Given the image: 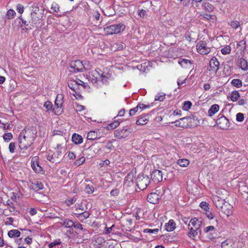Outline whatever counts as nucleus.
I'll use <instances>...</instances> for the list:
<instances>
[{
	"mask_svg": "<svg viewBox=\"0 0 248 248\" xmlns=\"http://www.w3.org/2000/svg\"><path fill=\"white\" fill-rule=\"evenodd\" d=\"M18 139L20 148L27 149L33 144L35 136L33 132L28 129L20 132Z\"/></svg>",
	"mask_w": 248,
	"mask_h": 248,
	"instance_id": "obj_1",
	"label": "nucleus"
},
{
	"mask_svg": "<svg viewBox=\"0 0 248 248\" xmlns=\"http://www.w3.org/2000/svg\"><path fill=\"white\" fill-rule=\"evenodd\" d=\"M43 10L40 9L37 5H33L31 7V19L29 21L31 25L33 27L40 23L43 16Z\"/></svg>",
	"mask_w": 248,
	"mask_h": 248,
	"instance_id": "obj_2",
	"label": "nucleus"
},
{
	"mask_svg": "<svg viewBox=\"0 0 248 248\" xmlns=\"http://www.w3.org/2000/svg\"><path fill=\"white\" fill-rule=\"evenodd\" d=\"M55 149L57 150L56 152L54 153L51 152H48L46 158L53 163H58L60 162L62 156V148L60 144H57Z\"/></svg>",
	"mask_w": 248,
	"mask_h": 248,
	"instance_id": "obj_3",
	"label": "nucleus"
},
{
	"mask_svg": "<svg viewBox=\"0 0 248 248\" xmlns=\"http://www.w3.org/2000/svg\"><path fill=\"white\" fill-rule=\"evenodd\" d=\"M125 28V26L124 24L119 23L105 27L104 28V31L108 34H116L123 31Z\"/></svg>",
	"mask_w": 248,
	"mask_h": 248,
	"instance_id": "obj_4",
	"label": "nucleus"
},
{
	"mask_svg": "<svg viewBox=\"0 0 248 248\" xmlns=\"http://www.w3.org/2000/svg\"><path fill=\"white\" fill-rule=\"evenodd\" d=\"M164 193L162 188L158 187L155 192H152L147 196V201L151 203L156 204L158 202L159 199Z\"/></svg>",
	"mask_w": 248,
	"mask_h": 248,
	"instance_id": "obj_5",
	"label": "nucleus"
},
{
	"mask_svg": "<svg viewBox=\"0 0 248 248\" xmlns=\"http://www.w3.org/2000/svg\"><path fill=\"white\" fill-rule=\"evenodd\" d=\"M150 182V179L149 177L144 174L139 175L137 179V186L141 190L145 189Z\"/></svg>",
	"mask_w": 248,
	"mask_h": 248,
	"instance_id": "obj_6",
	"label": "nucleus"
},
{
	"mask_svg": "<svg viewBox=\"0 0 248 248\" xmlns=\"http://www.w3.org/2000/svg\"><path fill=\"white\" fill-rule=\"evenodd\" d=\"M133 130L131 128H127L126 126L122 128H119L114 131V137L118 139H124L130 135Z\"/></svg>",
	"mask_w": 248,
	"mask_h": 248,
	"instance_id": "obj_7",
	"label": "nucleus"
},
{
	"mask_svg": "<svg viewBox=\"0 0 248 248\" xmlns=\"http://www.w3.org/2000/svg\"><path fill=\"white\" fill-rule=\"evenodd\" d=\"M87 62L83 63L82 62L79 60L72 61L70 63V67L73 69L75 72H82L85 69V65Z\"/></svg>",
	"mask_w": 248,
	"mask_h": 248,
	"instance_id": "obj_8",
	"label": "nucleus"
},
{
	"mask_svg": "<svg viewBox=\"0 0 248 248\" xmlns=\"http://www.w3.org/2000/svg\"><path fill=\"white\" fill-rule=\"evenodd\" d=\"M196 48L197 51L202 55L208 54L211 51L210 48L208 47L206 43L203 41L199 42L197 44Z\"/></svg>",
	"mask_w": 248,
	"mask_h": 248,
	"instance_id": "obj_9",
	"label": "nucleus"
},
{
	"mask_svg": "<svg viewBox=\"0 0 248 248\" xmlns=\"http://www.w3.org/2000/svg\"><path fill=\"white\" fill-rule=\"evenodd\" d=\"M164 173L162 170H155L151 173V178L155 183H158L163 180Z\"/></svg>",
	"mask_w": 248,
	"mask_h": 248,
	"instance_id": "obj_10",
	"label": "nucleus"
},
{
	"mask_svg": "<svg viewBox=\"0 0 248 248\" xmlns=\"http://www.w3.org/2000/svg\"><path fill=\"white\" fill-rule=\"evenodd\" d=\"M90 74H91L93 77H95L98 80L101 79L103 82L107 81V78L104 73H102V71L99 69H96L92 71Z\"/></svg>",
	"mask_w": 248,
	"mask_h": 248,
	"instance_id": "obj_11",
	"label": "nucleus"
},
{
	"mask_svg": "<svg viewBox=\"0 0 248 248\" xmlns=\"http://www.w3.org/2000/svg\"><path fill=\"white\" fill-rule=\"evenodd\" d=\"M220 210L227 217H229L232 214L233 207L229 202H225Z\"/></svg>",
	"mask_w": 248,
	"mask_h": 248,
	"instance_id": "obj_12",
	"label": "nucleus"
},
{
	"mask_svg": "<svg viewBox=\"0 0 248 248\" xmlns=\"http://www.w3.org/2000/svg\"><path fill=\"white\" fill-rule=\"evenodd\" d=\"M219 66V62L217 59L215 57H213L210 61L209 66L208 68L209 71H212L214 73H217Z\"/></svg>",
	"mask_w": 248,
	"mask_h": 248,
	"instance_id": "obj_13",
	"label": "nucleus"
},
{
	"mask_svg": "<svg viewBox=\"0 0 248 248\" xmlns=\"http://www.w3.org/2000/svg\"><path fill=\"white\" fill-rule=\"evenodd\" d=\"M31 166L36 172H41L43 170L42 168L39 164L38 156H34L31 159Z\"/></svg>",
	"mask_w": 248,
	"mask_h": 248,
	"instance_id": "obj_14",
	"label": "nucleus"
},
{
	"mask_svg": "<svg viewBox=\"0 0 248 248\" xmlns=\"http://www.w3.org/2000/svg\"><path fill=\"white\" fill-rule=\"evenodd\" d=\"M217 125L222 129H227L229 127L228 120L223 116L217 119Z\"/></svg>",
	"mask_w": 248,
	"mask_h": 248,
	"instance_id": "obj_15",
	"label": "nucleus"
},
{
	"mask_svg": "<svg viewBox=\"0 0 248 248\" xmlns=\"http://www.w3.org/2000/svg\"><path fill=\"white\" fill-rule=\"evenodd\" d=\"M202 221L201 218H197L196 217H194L192 218L189 223L188 224V227H193V228H195L197 230H199L201 225L202 224Z\"/></svg>",
	"mask_w": 248,
	"mask_h": 248,
	"instance_id": "obj_16",
	"label": "nucleus"
},
{
	"mask_svg": "<svg viewBox=\"0 0 248 248\" xmlns=\"http://www.w3.org/2000/svg\"><path fill=\"white\" fill-rule=\"evenodd\" d=\"M63 96L62 94H58L56 98L55 101V106L56 107V108L57 109H59L57 110V112H61L62 111H61V109L62 107L63 101Z\"/></svg>",
	"mask_w": 248,
	"mask_h": 248,
	"instance_id": "obj_17",
	"label": "nucleus"
},
{
	"mask_svg": "<svg viewBox=\"0 0 248 248\" xmlns=\"http://www.w3.org/2000/svg\"><path fill=\"white\" fill-rule=\"evenodd\" d=\"M213 201L215 205L219 210H220L222 206H223V204L226 202L224 199L217 196H214L213 197Z\"/></svg>",
	"mask_w": 248,
	"mask_h": 248,
	"instance_id": "obj_18",
	"label": "nucleus"
},
{
	"mask_svg": "<svg viewBox=\"0 0 248 248\" xmlns=\"http://www.w3.org/2000/svg\"><path fill=\"white\" fill-rule=\"evenodd\" d=\"M188 118L186 117H184L180 119L179 120L176 121L172 123L175 124L176 126L181 127H186L188 125Z\"/></svg>",
	"mask_w": 248,
	"mask_h": 248,
	"instance_id": "obj_19",
	"label": "nucleus"
},
{
	"mask_svg": "<svg viewBox=\"0 0 248 248\" xmlns=\"http://www.w3.org/2000/svg\"><path fill=\"white\" fill-rule=\"evenodd\" d=\"M238 63L240 68L243 71H246L248 69V64L247 60L243 58L238 60Z\"/></svg>",
	"mask_w": 248,
	"mask_h": 248,
	"instance_id": "obj_20",
	"label": "nucleus"
},
{
	"mask_svg": "<svg viewBox=\"0 0 248 248\" xmlns=\"http://www.w3.org/2000/svg\"><path fill=\"white\" fill-rule=\"evenodd\" d=\"M189 232H188V236L192 239H194V238L197 236L199 233V230H197L195 228H193V227H188Z\"/></svg>",
	"mask_w": 248,
	"mask_h": 248,
	"instance_id": "obj_21",
	"label": "nucleus"
},
{
	"mask_svg": "<svg viewBox=\"0 0 248 248\" xmlns=\"http://www.w3.org/2000/svg\"><path fill=\"white\" fill-rule=\"evenodd\" d=\"M219 108V107L217 104L212 105L211 108L208 110V115L211 117L213 116L216 112H217Z\"/></svg>",
	"mask_w": 248,
	"mask_h": 248,
	"instance_id": "obj_22",
	"label": "nucleus"
},
{
	"mask_svg": "<svg viewBox=\"0 0 248 248\" xmlns=\"http://www.w3.org/2000/svg\"><path fill=\"white\" fill-rule=\"evenodd\" d=\"M149 121V116H144L139 118L136 121V124L137 125H144L146 124Z\"/></svg>",
	"mask_w": 248,
	"mask_h": 248,
	"instance_id": "obj_23",
	"label": "nucleus"
},
{
	"mask_svg": "<svg viewBox=\"0 0 248 248\" xmlns=\"http://www.w3.org/2000/svg\"><path fill=\"white\" fill-rule=\"evenodd\" d=\"M175 228V223L174 221L170 219L168 223L166 225V230L168 232H171Z\"/></svg>",
	"mask_w": 248,
	"mask_h": 248,
	"instance_id": "obj_24",
	"label": "nucleus"
},
{
	"mask_svg": "<svg viewBox=\"0 0 248 248\" xmlns=\"http://www.w3.org/2000/svg\"><path fill=\"white\" fill-rule=\"evenodd\" d=\"M20 234V232L18 230H11L8 232V235L10 238L18 237Z\"/></svg>",
	"mask_w": 248,
	"mask_h": 248,
	"instance_id": "obj_25",
	"label": "nucleus"
},
{
	"mask_svg": "<svg viewBox=\"0 0 248 248\" xmlns=\"http://www.w3.org/2000/svg\"><path fill=\"white\" fill-rule=\"evenodd\" d=\"M72 141L75 144H78L82 142L83 139L81 136L75 133L72 136Z\"/></svg>",
	"mask_w": 248,
	"mask_h": 248,
	"instance_id": "obj_26",
	"label": "nucleus"
},
{
	"mask_svg": "<svg viewBox=\"0 0 248 248\" xmlns=\"http://www.w3.org/2000/svg\"><path fill=\"white\" fill-rule=\"evenodd\" d=\"M61 224L66 228H71L74 226V223L72 220L68 218H65L62 220Z\"/></svg>",
	"mask_w": 248,
	"mask_h": 248,
	"instance_id": "obj_27",
	"label": "nucleus"
},
{
	"mask_svg": "<svg viewBox=\"0 0 248 248\" xmlns=\"http://www.w3.org/2000/svg\"><path fill=\"white\" fill-rule=\"evenodd\" d=\"M233 243L230 239H227L221 243L222 248H233Z\"/></svg>",
	"mask_w": 248,
	"mask_h": 248,
	"instance_id": "obj_28",
	"label": "nucleus"
},
{
	"mask_svg": "<svg viewBox=\"0 0 248 248\" xmlns=\"http://www.w3.org/2000/svg\"><path fill=\"white\" fill-rule=\"evenodd\" d=\"M135 178L134 173L130 172L128 173L125 177V182L126 183H128V185H130L131 184H133V180Z\"/></svg>",
	"mask_w": 248,
	"mask_h": 248,
	"instance_id": "obj_29",
	"label": "nucleus"
},
{
	"mask_svg": "<svg viewBox=\"0 0 248 248\" xmlns=\"http://www.w3.org/2000/svg\"><path fill=\"white\" fill-rule=\"evenodd\" d=\"M178 63L181 65V66L185 68H186L188 65H191L192 64V62L190 60L185 59L179 60L178 61Z\"/></svg>",
	"mask_w": 248,
	"mask_h": 248,
	"instance_id": "obj_30",
	"label": "nucleus"
},
{
	"mask_svg": "<svg viewBox=\"0 0 248 248\" xmlns=\"http://www.w3.org/2000/svg\"><path fill=\"white\" fill-rule=\"evenodd\" d=\"M177 163L181 167H186L188 165L189 161L186 159H180L178 160Z\"/></svg>",
	"mask_w": 248,
	"mask_h": 248,
	"instance_id": "obj_31",
	"label": "nucleus"
},
{
	"mask_svg": "<svg viewBox=\"0 0 248 248\" xmlns=\"http://www.w3.org/2000/svg\"><path fill=\"white\" fill-rule=\"evenodd\" d=\"M90 215V214L88 212L85 211L84 212L78 214L77 217L81 220H84L88 218Z\"/></svg>",
	"mask_w": 248,
	"mask_h": 248,
	"instance_id": "obj_32",
	"label": "nucleus"
},
{
	"mask_svg": "<svg viewBox=\"0 0 248 248\" xmlns=\"http://www.w3.org/2000/svg\"><path fill=\"white\" fill-rule=\"evenodd\" d=\"M231 83L233 86L237 88H240L242 86V82L240 79H233L232 80Z\"/></svg>",
	"mask_w": 248,
	"mask_h": 248,
	"instance_id": "obj_33",
	"label": "nucleus"
},
{
	"mask_svg": "<svg viewBox=\"0 0 248 248\" xmlns=\"http://www.w3.org/2000/svg\"><path fill=\"white\" fill-rule=\"evenodd\" d=\"M240 97V94L237 91L232 92L230 95V98L233 102L236 101Z\"/></svg>",
	"mask_w": 248,
	"mask_h": 248,
	"instance_id": "obj_34",
	"label": "nucleus"
},
{
	"mask_svg": "<svg viewBox=\"0 0 248 248\" xmlns=\"http://www.w3.org/2000/svg\"><path fill=\"white\" fill-rule=\"evenodd\" d=\"M44 186L41 182H37L36 183L32 184V188L35 190H40L43 189Z\"/></svg>",
	"mask_w": 248,
	"mask_h": 248,
	"instance_id": "obj_35",
	"label": "nucleus"
},
{
	"mask_svg": "<svg viewBox=\"0 0 248 248\" xmlns=\"http://www.w3.org/2000/svg\"><path fill=\"white\" fill-rule=\"evenodd\" d=\"M166 94L163 93H157L155 97V101H162L165 98Z\"/></svg>",
	"mask_w": 248,
	"mask_h": 248,
	"instance_id": "obj_36",
	"label": "nucleus"
},
{
	"mask_svg": "<svg viewBox=\"0 0 248 248\" xmlns=\"http://www.w3.org/2000/svg\"><path fill=\"white\" fill-rule=\"evenodd\" d=\"M15 15V11L13 9H10L7 12L6 16L8 19H11L14 18Z\"/></svg>",
	"mask_w": 248,
	"mask_h": 248,
	"instance_id": "obj_37",
	"label": "nucleus"
},
{
	"mask_svg": "<svg viewBox=\"0 0 248 248\" xmlns=\"http://www.w3.org/2000/svg\"><path fill=\"white\" fill-rule=\"evenodd\" d=\"M97 138V133L95 131H90L87 135V139L90 140H93Z\"/></svg>",
	"mask_w": 248,
	"mask_h": 248,
	"instance_id": "obj_38",
	"label": "nucleus"
},
{
	"mask_svg": "<svg viewBox=\"0 0 248 248\" xmlns=\"http://www.w3.org/2000/svg\"><path fill=\"white\" fill-rule=\"evenodd\" d=\"M120 124V122L117 120L114 121L113 123H110L108 126V130H112L117 127Z\"/></svg>",
	"mask_w": 248,
	"mask_h": 248,
	"instance_id": "obj_39",
	"label": "nucleus"
},
{
	"mask_svg": "<svg viewBox=\"0 0 248 248\" xmlns=\"http://www.w3.org/2000/svg\"><path fill=\"white\" fill-rule=\"evenodd\" d=\"M44 107L47 109V110H54L53 109V105L50 101H47L44 103Z\"/></svg>",
	"mask_w": 248,
	"mask_h": 248,
	"instance_id": "obj_40",
	"label": "nucleus"
},
{
	"mask_svg": "<svg viewBox=\"0 0 248 248\" xmlns=\"http://www.w3.org/2000/svg\"><path fill=\"white\" fill-rule=\"evenodd\" d=\"M231 51V48L229 46H226L221 50V53L223 55H227L230 53Z\"/></svg>",
	"mask_w": 248,
	"mask_h": 248,
	"instance_id": "obj_41",
	"label": "nucleus"
},
{
	"mask_svg": "<svg viewBox=\"0 0 248 248\" xmlns=\"http://www.w3.org/2000/svg\"><path fill=\"white\" fill-rule=\"evenodd\" d=\"M192 103L190 101H185L183 106L184 110H188L191 107Z\"/></svg>",
	"mask_w": 248,
	"mask_h": 248,
	"instance_id": "obj_42",
	"label": "nucleus"
},
{
	"mask_svg": "<svg viewBox=\"0 0 248 248\" xmlns=\"http://www.w3.org/2000/svg\"><path fill=\"white\" fill-rule=\"evenodd\" d=\"M229 25L233 29H237L240 26V23L237 21H231Z\"/></svg>",
	"mask_w": 248,
	"mask_h": 248,
	"instance_id": "obj_43",
	"label": "nucleus"
},
{
	"mask_svg": "<svg viewBox=\"0 0 248 248\" xmlns=\"http://www.w3.org/2000/svg\"><path fill=\"white\" fill-rule=\"evenodd\" d=\"M51 9L53 12H58L59 11V6L57 3L53 2L51 4Z\"/></svg>",
	"mask_w": 248,
	"mask_h": 248,
	"instance_id": "obj_44",
	"label": "nucleus"
},
{
	"mask_svg": "<svg viewBox=\"0 0 248 248\" xmlns=\"http://www.w3.org/2000/svg\"><path fill=\"white\" fill-rule=\"evenodd\" d=\"M13 137V135L11 133H7L3 135V138L5 141H9Z\"/></svg>",
	"mask_w": 248,
	"mask_h": 248,
	"instance_id": "obj_45",
	"label": "nucleus"
},
{
	"mask_svg": "<svg viewBox=\"0 0 248 248\" xmlns=\"http://www.w3.org/2000/svg\"><path fill=\"white\" fill-rule=\"evenodd\" d=\"M200 206L204 210L207 211L209 210V208L208 207V204L207 203V202H202L200 204Z\"/></svg>",
	"mask_w": 248,
	"mask_h": 248,
	"instance_id": "obj_46",
	"label": "nucleus"
},
{
	"mask_svg": "<svg viewBox=\"0 0 248 248\" xmlns=\"http://www.w3.org/2000/svg\"><path fill=\"white\" fill-rule=\"evenodd\" d=\"M159 231L158 229H146L143 231L145 233H155L156 234Z\"/></svg>",
	"mask_w": 248,
	"mask_h": 248,
	"instance_id": "obj_47",
	"label": "nucleus"
},
{
	"mask_svg": "<svg viewBox=\"0 0 248 248\" xmlns=\"http://www.w3.org/2000/svg\"><path fill=\"white\" fill-rule=\"evenodd\" d=\"M86 193L88 194L93 193L94 191V187L92 186L89 185H87L86 186Z\"/></svg>",
	"mask_w": 248,
	"mask_h": 248,
	"instance_id": "obj_48",
	"label": "nucleus"
},
{
	"mask_svg": "<svg viewBox=\"0 0 248 248\" xmlns=\"http://www.w3.org/2000/svg\"><path fill=\"white\" fill-rule=\"evenodd\" d=\"M236 121L238 122H242L244 119V114L242 113H238L236 114Z\"/></svg>",
	"mask_w": 248,
	"mask_h": 248,
	"instance_id": "obj_49",
	"label": "nucleus"
},
{
	"mask_svg": "<svg viewBox=\"0 0 248 248\" xmlns=\"http://www.w3.org/2000/svg\"><path fill=\"white\" fill-rule=\"evenodd\" d=\"M69 87L74 91H75L77 87V84L75 83V81H72L68 83Z\"/></svg>",
	"mask_w": 248,
	"mask_h": 248,
	"instance_id": "obj_50",
	"label": "nucleus"
},
{
	"mask_svg": "<svg viewBox=\"0 0 248 248\" xmlns=\"http://www.w3.org/2000/svg\"><path fill=\"white\" fill-rule=\"evenodd\" d=\"M238 45L241 47V49L242 50H245L246 48V43L244 40L239 41Z\"/></svg>",
	"mask_w": 248,
	"mask_h": 248,
	"instance_id": "obj_51",
	"label": "nucleus"
},
{
	"mask_svg": "<svg viewBox=\"0 0 248 248\" xmlns=\"http://www.w3.org/2000/svg\"><path fill=\"white\" fill-rule=\"evenodd\" d=\"M76 201V199L75 198H72L69 199H67L65 201V203L68 206H70L72 204H73Z\"/></svg>",
	"mask_w": 248,
	"mask_h": 248,
	"instance_id": "obj_52",
	"label": "nucleus"
},
{
	"mask_svg": "<svg viewBox=\"0 0 248 248\" xmlns=\"http://www.w3.org/2000/svg\"><path fill=\"white\" fill-rule=\"evenodd\" d=\"M85 157H81L80 158H79L78 159H77L75 163L77 165L79 166V165H81L82 164H83L85 162Z\"/></svg>",
	"mask_w": 248,
	"mask_h": 248,
	"instance_id": "obj_53",
	"label": "nucleus"
},
{
	"mask_svg": "<svg viewBox=\"0 0 248 248\" xmlns=\"http://www.w3.org/2000/svg\"><path fill=\"white\" fill-rule=\"evenodd\" d=\"M139 108H138V106L136 107L133 108L131 109L129 111V115L131 116H134L135 115L136 113L138 111Z\"/></svg>",
	"mask_w": 248,
	"mask_h": 248,
	"instance_id": "obj_54",
	"label": "nucleus"
},
{
	"mask_svg": "<svg viewBox=\"0 0 248 248\" xmlns=\"http://www.w3.org/2000/svg\"><path fill=\"white\" fill-rule=\"evenodd\" d=\"M15 143L14 142H11L9 146V151L11 153L15 152Z\"/></svg>",
	"mask_w": 248,
	"mask_h": 248,
	"instance_id": "obj_55",
	"label": "nucleus"
},
{
	"mask_svg": "<svg viewBox=\"0 0 248 248\" xmlns=\"http://www.w3.org/2000/svg\"><path fill=\"white\" fill-rule=\"evenodd\" d=\"M215 228L213 226H207L204 229V232L208 233L210 232L215 231Z\"/></svg>",
	"mask_w": 248,
	"mask_h": 248,
	"instance_id": "obj_56",
	"label": "nucleus"
},
{
	"mask_svg": "<svg viewBox=\"0 0 248 248\" xmlns=\"http://www.w3.org/2000/svg\"><path fill=\"white\" fill-rule=\"evenodd\" d=\"M93 17L94 19H95L96 21H98L100 19V14L98 12L93 11Z\"/></svg>",
	"mask_w": 248,
	"mask_h": 248,
	"instance_id": "obj_57",
	"label": "nucleus"
},
{
	"mask_svg": "<svg viewBox=\"0 0 248 248\" xmlns=\"http://www.w3.org/2000/svg\"><path fill=\"white\" fill-rule=\"evenodd\" d=\"M16 10L18 12L21 14L24 11V8L23 6L21 4H17L16 6Z\"/></svg>",
	"mask_w": 248,
	"mask_h": 248,
	"instance_id": "obj_58",
	"label": "nucleus"
},
{
	"mask_svg": "<svg viewBox=\"0 0 248 248\" xmlns=\"http://www.w3.org/2000/svg\"><path fill=\"white\" fill-rule=\"evenodd\" d=\"M89 80L93 83V84H95L97 82L98 79L95 77H93L91 74L89 75Z\"/></svg>",
	"mask_w": 248,
	"mask_h": 248,
	"instance_id": "obj_59",
	"label": "nucleus"
},
{
	"mask_svg": "<svg viewBox=\"0 0 248 248\" xmlns=\"http://www.w3.org/2000/svg\"><path fill=\"white\" fill-rule=\"evenodd\" d=\"M119 193V191L118 189H113L110 191V195L113 196H117Z\"/></svg>",
	"mask_w": 248,
	"mask_h": 248,
	"instance_id": "obj_60",
	"label": "nucleus"
},
{
	"mask_svg": "<svg viewBox=\"0 0 248 248\" xmlns=\"http://www.w3.org/2000/svg\"><path fill=\"white\" fill-rule=\"evenodd\" d=\"M8 221H6L5 222V224L6 225H12L13 222H14V218L11 217H8L7 218Z\"/></svg>",
	"mask_w": 248,
	"mask_h": 248,
	"instance_id": "obj_61",
	"label": "nucleus"
},
{
	"mask_svg": "<svg viewBox=\"0 0 248 248\" xmlns=\"http://www.w3.org/2000/svg\"><path fill=\"white\" fill-rule=\"evenodd\" d=\"M95 241L98 243V245H101L102 243L105 242V240L101 237L96 238Z\"/></svg>",
	"mask_w": 248,
	"mask_h": 248,
	"instance_id": "obj_62",
	"label": "nucleus"
},
{
	"mask_svg": "<svg viewBox=\"0 0 248 248\" xmlns=\"http://www.w3.org/2000/svg\"><path fill=\"white\" fill-rule=\"evenodd\" d=\"M73 227H74L75 229H77V230H83L82 225L80 224V223H77V224L74 223V226H73Z\"/></svg>",
	"mask_w": 248,
	"mask_h": 248,
	"instance_id": "obj_63",
	"label": "nucleus"
},
{
	"mask_svg": "<svg viewBox=\"0 0 248 248\" xmlns=\"http://www.w3.org/2000/svg\"><path fill=\"white\" fill-rule=\"evenodd\" d=\"M68 157L71 159H74L76 158V155L74 152H69L68 155Z\"/></svg>",
	"mask_w": 248,
	"mask_h": 248,
	"instance_id": "obj_64",
	"label": "nucleus"
}]
</instances>
